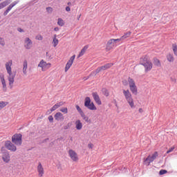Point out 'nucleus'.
I'll use <instances>...</instances> for the list:
<instances>
[{
    "label": "nucleus",
    "mask_w": 177,
    "mask_h": 177,
    "mask_svg": "<svg viewBox=\"0 0 177 177\" xmlns=\"http://www.w3.org/2000/svg\"><path fill=\"white\" fill-rule=\"evenodd\" d=\"M3 75H1V74H0V77H2Z\"/></svg>",
    "instance_id": "nucleus-58"
},
{
    "label": "nucleus",
    "mask_w": 177,
    "mask_h": 177,
    "mask_svg": "<svg viewBox=\"0 0 177 177\" xmlns=\"http://www.w3.org/2000/svg\"><path fill=\"white\" fill-rule=\"evenodd\" d=\"M174 150H175V147H173L169 149V150H167V154H169V153H172V151H174Z\"/></svg>",
    "instance_id": "nucleus-37"
},
{
    "label": "nucleus",
    "mask_w": 177,
    "mask_h": 177,
    "mask_svg": "<svg viewBox=\"0 0 177 177\" xmlns=\"http://www.w3.org/2000/svg\"><path fill=\"white\" fill-rule=\"evenodd\" d=\"M93 97L98 106L102 104V101L100 100V97H99V95H97V93H93Z\"/></svg>",
    "instance_id": "nucleus-12"
},
{
    "label": "nucleus",
    "mask_w": 177,
    "mask_h": 177,
    "mask_svg": "<svg viewBox=\"0 0 177 177\" xmlns=\"http://www.w3.org/2000/svg\"><path fill=\"white\" fill-rule=\"evenodd\" d=\"M46 10L48 13H52V12H53V8H52V7H47Z\"/></svg>",
    "instance_id": "nucleus-38"
},
{
    "label": "nucleus",
    "mask_w": 177,
    "mask_h": 177,
    "mask_svg": "<svg viewBox=\"0 0 177 177\" xmlns=\"http://www.w3.org/2000/svg\"><path fill=\"white\" fill-rule=\"evenodd\" d=\"M57 109H59V105L57 104H55L50 109V111H55V110H57Z\"/></svg>",
    "instance_id": "nucleus-33"
},
{
    "label": "nucleus",
    "mask_w": 177,
    "mask_h": 177,
    "mask_svg": "<svg viewBox=\"0 0 177 177\" xmlns=\"http://www.w3.org/2000/svg\"><path fill=\"white\" fill-rule=\"evenodd\" d=\"M23 73L27 74V61H24L23 64Z\"/></svg>",
    "instance_id": "nucleus-23"
},
{
    "label": "nucleus",
    "mask_w": 177,
    "mask_h": 177,
    "mask_svg": "<svg viewBox=\"0 0 177 177\" xmlns=\"http://www.w3.org/2000/svg\"><path fill=\"white\" fill-rule=\"evenodd\" d=\"M123 95L125 96V98L127 100L129 106L131 107V109H133L135 104L133 103V99L132 98V94H131V92H129V90H127V91L124 90Z\"/></svg>",
    "instance_id": "nucleus-3"
},
{
    "label": "nucleus",
    "mask_w": 177,
    "mask_h": 177,
    "mask_svg": "<svg viewBox=\"0 0 177 177\" xmlns=\"http://www.w3.org/2000/svg\"><path fill=\"white\" fill-rule=\"evenodd\" d=\"M0 45H1V46H5V41H3V39L0 37Z\"/></svg>",
    "instance_id": "nucleus-39"
},
{
    "label": "nucleus",
    "mask_w": 177,
    "mask_h": 177,
    "mask_svg": "<svg viewBox=\"0 0 177 177\" xmlns=\"http://www.w3.org/2000/svg\"><path fill=\"white\" fill-rule=\"evenodd\" d=\"M54 31H59V28L58 27L55 28Z\"/></svg>",
    "instance_id": "nucleus-52"
},
{
    "label": "nucleus",
    "mask_w": 177,
    "mask_h": 177,
    "mask_svg": "<svg viewBox=\"0 0 177 177\" xmlns=\"http://www.w3.org/2000/svg\"><path fill=\"white\" fill-rule=\"evenodd\" d=\"M80 17H81V15L78 17L77 20H80Z\"/></svg>",
    "instance_id": "nucleus-57"
},
{
    "label": "nucleus",
    "mask_w": 177,
    "mask_h": 177,
    "mask_svg": "<svg viewBox=\"0 0 177 177\" xmlns=\"http://www.w3.org/2000/svg\"><path fill=\"white\" fill-rule=\"evenodd\" d=\"M76 109L80 113V114H81L82 113H84V111H82V109H81V108L78 105H76Z\"/></svg>",
    "instance_id": "nucleus-36"
},
{
    "label": "nucleus",
    "mask_w": 177,
    "mask_h": 177,
    "mask_svg": "<svg viewBox=\"0 0 177 177\" xmlns=\"http://www.w3.org/2000/svg\"><path fill=\"white\" fill-rule=\"evenodd\" d=\"M2 160L4 162H9V161H10V155H9V153L4 152L2 156Z\"/></svg>",
    "instance_id": "nucleus-13"
},
{
    "label": "nucleus",
    "mask_w": 177,
    "mask_h": 177,
    "mask_svg": "<svg viewBox=\"0 0 177 177\" xmlns=\"http://www.w3.org/2000/svg\"><path fill=\"white\" fill-rule=\"evenodd\" d=\"M123 84H124V85H127V82H123Z\"/></svg>",
    "instance_id": "nucleus-56"
},
{
    "label": "nucleus",
    "mask_w": 177,
    "mask_h": 177,
    "mask_svg": "<svg viewBox=\"0 0 177 177\" xmlns=\"http://www.w3.org/2000/svg\"><path fill=\"white\" fill-rule=\"evenodd\" d=\"M75 59V55H73L70 59L68 61V62L66 64L65 66V71L67 72L70 69V67L73 66V63L74 62V59Z\"/></svg>",
    "instance_id": "nucleus-8"
},
{
    "label": "nucleus",
    "mask_w": 177,
    "mask_h": 177,
    "mask_svg": "<svg viewBox=\"0 0 177 177\" xmlns=\"http://www.w3.org/2000/svg\"><path fill=\"white\" fill-rule=\"evenodd\" d=\"M18 2L17 1H14L13 3H12L11 4H10L12 8H15V6H16V5H17Z\"/></svg>",
    "instance_id": "nucleus-41"
},
{
    "label": "nucleus",
    "mask_w": 177,
    "mask_h": 177,
    "mask_svg": "<svg viewBox=\"0 0 177 177\" xmlns=\"http://www.w3.org/2000/svg\"><path fill=\"white\" fill-rule=\"evenodd\" d=\"M75 125H76V129L77 131H81L82 129V122H81V120H78L75 122Z\"/></svg>",
    "instance_id": "nucleus-18"
},
{
    "label": "nucleus",
    "mask_w": 177,
    "mask_h": 177,
    "mask_svg": "<svg viewBox=\"0 0 177 177\" xmlns=\"http://www.w3.org/2000/svg\"><path fill=\"white\" fill-rule=\"evenodd\" d=\"M100 71H102V68L100 66L95 70V73L98 74V73H100Z\"/></svg>",
    "instance_id": "nucleus-43"
},
{
    "label": "nucleus",
    "mask_w": 177,
    "mask_h": 177,
    "mask_svg": "<svg viewBox=\"0 0 177 177\" xmlns=\"http://www.w3.org/2000/svg\"><path fill=\"white\" fill-rule=\"evenodd\" d=\"M48 121H50V122H53V116H48Z\"/></svg>",
    "instance_id": "nucleus-44"
},
{
    "label": "nucleus",
    "mask_w": 177,
    "mask_h": 177,
    "mask_svg": "<svg viewBox=\"0 0 177 177\" xmlns=\"http://www.w3.org/2000/svg\"><path fill=\"white\" fill-rule=\"evenodd\" d=\"M12 2V0H6L5 1L1 3L3 8H5V6H8V5H9V3H10Z\"/></svg>",
    "instance_id": "nucleus-25"
},
{
    "label": "nucleus",
    "mask_w": 177,
    "mask_h": 177,
    "mask_svg": "<svg viewBox=\"0 0 177 177\" xmlns=\"http://www.w3.org/2000/svg\"><path fill=\"white\" fill-rule=\"evenodd\" d=\"M104 95L105 96H109V91H108L106 89L104 90Z\"/></svg>",
    "instance_id": "nucleus-48"
},
{
    "label": "nucleus",
    "mask_w": 177,
    "mask_h": 177,
    "mask_svg": "<svg viewBox=\"0 0 177 177\" xmlns=\"http://www.w3.org/2000/svg\"><path fill=\"white\" fill-rule=\"evenodd\" d=\"M114 46H115V42L114 41V39H111L106 44V50H111V49L114 48Z\"/></svg>",
    "instance_id": "nucleus-10"
},
{
    "label": "nucleus",
    "mask_w": 177,
    "mask_h": 177,
    "mask_svg": "<svg viewBox=\"0 0 177 177\" xmlns=\"http://www.w3.org/2000/svg\"><path fill=\"white\" fill-rule=\"evenodd\" d=\"M129 37H131L130 31L124 32V35L122 36L120 38H121L122 41H125V39H127V38H129Z\"/></svg>",
    "instance_id": "nucleus-21"
},
{
    "label": "nucleus",
    "mask_w": 177,
    "mask_h": 177,
    "mask_svg": "<svg viewBox=\"0 0 177 177\" xmlns=\"http://www.w3.org/2000/svg\"><path fill=\"white\" fill-rule=\"evenodd\" d=\"M68 153H69V156H70L71 160H73V161H77V160H78V156H77V153H75V151H73V149H70Z\"/></svg>",
    "instance_id": "nucleus-11"
},
{
    "label": "nucleus",
    "mask_w": 177,
    "mask_h": 177,
    "mask_svg": "<svg viewBox=\"0 0 177 177\" xmlns=\"http://www.w3.org/2000/svg\"><path fill=\"white\" fill-rule=\"evenodd\" d=\"M12 8H13V7H12V6L10 5V6L8 7L7 10H8V12H10V11L12 10Z\"/></svg>",
    "instance_id": "nucleus-46"
},
{
    "label": "nucleus",
    "mask_w": 177,
    "mask_h": 177,
    "mask_svg": "<svg viewBox=\"0 0 177 177\" xmlns=\"http://www.w3.org/2000/svg\"><path fill=\"white\" fill-rule=\"evenodd\" d=\"M65 10H66V12H70V10H71V8H70L69 6H66V8H65Z\"/></svg>",
    "instance_id": "nucleus-47"
},
{
    "label": "nucleus",
    "mask_w": 177,
    "mask_h": 177,
    "mask_svg": "<svg viewBox=\"0 0 177 177\" xmlns=\"http://www.w3.org/2000/svg\"><path fill=\"white\" fill-rule=\"evenodd\" d=\"M37 171L39 172V176H42V175H44V167H42L41 162H39V165L37 166Z\"/></svg>",
    "instance_id": "nucleus-15"
},
{
    "label": "nucleus",
    "mask_w": 177,
    "mask_h": 177,
    "mask_svg": "<svg viewBox=\"0 0 177 177\" xmlns=\"http://www.w3.org/2000/svg\"><path fill=\"white\" fill-rule=\"evenodd\" d=\"M0 80H1V84L3 85V90L6 91L7 87H6V81H5V77L3 75L0 76Z\"/></svg>",
    "instance_id": "nucleus-17"
},
{
    "label": "nucleus",
    "mask_w": 177,
    "mask_h": 177,
    "mask_svg": "<svg viewBox=\"0 0 177 177\" xmlns=\"http://www.w3.org/2000/svg\"><path fill=\"white\" fill-rule=\"evenodd\" d=\"M37 39H38V41H42V39H44V37H42L41 35H38L36 37Z\"/></svg>",
    "instance_id": "nucleus-40"
},
{
    "label": "nucleus",
    "mask_w": 177,
    "mask_h": 177,
    "mask_svg": "<svg viewBox=\"0 0 177 177\" xmlns=\"http://www.w3.org/2000/svg\"><path fill=\"white\" fill-rule=\"evenodd\" d=\"M17 31H19V32H24V30H23L21 28H18Z\"/></svg>",
    "instance_id": "nucleus-45"
},
{
    "label": "nucleus",
    "mask_w": 177,
    "mask_h": 177,
    "mask_svg": "<svg viewBox=\"0 0 177 177\" xmlns=\"http://www.w3.org/2000/svg\"><path fill=\"white\" fill-rule=\"evenodd\" d=\"M57 104L58 105V107H60V106H63V104H64V103L63 102H60L59 103H57Z\"/></svg>",
    "instance_id": "nucleus-49"
},
{
    "label": "nucleus",
    "mask_w": 177,
    "mask_h": 177,
    "mask_svg": "<svg viewBox=\"0 0 177 177\" xmlns=\"http://www.w3.org/2000/svg\"><path fill=\"white\" fill-rule=\"evenodd\" d=\"M88 149H92L93 147V145L92 144H88Z\"/></svg>",
    "instance_id": "nucleus-51"
},
{
    "label": "nucleus",
    "mask_w": 177,
    "mask_h": 177,
    "mask_svg": "<svg viewBox=\"0 0 177 177\" xmlns=\"http://www.w3.org/2000/svg\"><path fill=\"white\" fill-rule=\"evenodd\" d=\"M24 48L30 49L32 48V41L29 37H26L24 40Z\"/></svg>",
    "instance_id": "nucleus-9"
},
{
    "label": "nucleus",
    "mask_w": 177,
    "mask_h": 177,
    "mask_svg": "<svg viewBox=\"0 0 177 177\" xmlns=\"http://www.w3.org/2000/svg\"><path fill=\"white\" fill-rule=\"evenodd\" d=\"M8 13H9V11L8 10H6L4 12H3V16H7Z\"/></svg>",
    "instance_id": "nucleus-50"
},
{
    "label": "nucleus",
    "mask_w": 177,
    "mask_h": 177,
    "mask_svg": "<svg viewBox=\"0 0 177 177\" xmlns=\"http://www.w3.org/2000/svg\"><path fill=\"white\" fill-rule=\"evenodd\" d=\"M60 111L64 113V114H67V113H68V109H67V108H63L60 109Z\"/></svg>",
    "instance_id": "nucleus-34"
},
{
    "label": "nucleus",
    "mask_w": 177,
    "mask_h": 177,
    "mask_svg": "<svg viewBox=\"0 0 177 177\" xmlns=\"http://www.w3.org/2000/svg\"><path fill=\"white\" fill-rule=\"evenodd\" d=\"M130 91L133 95H138V87H136V84L134 86H130Z\"/></svg>",
    "instance_id": "nucleus-19"
},
{
    "label": "nucleus",
    "mask_w": 177,
    "mask_h": 177,
    "mask_svg": "<svg viewBox=\"0 0 177 177\" xmlns=\"http://www.w3.org/2000/svg\"><path fill=\"white\" fill-rule=\"evenodd\" d=\"M12 66H13V61L12 59L8 60L6 63V70L8 74V80L11 88H13V84H15V78L16 77V72H12Z\"/></svg>",
    "instance_id": "nucleus-1"
},
{
    "label": "nucleus",
    "mask_w": 177,
    "mask_h": 177,
    "mask_svg": "<svg viewBox=\"0 0 177 177\" xmlns=\"http://www.w3.org/2000/svg\"><path fill=\"white\" fill-rule=\"evenodd\" d=\"M88 48H89V46L86 45L80 51L79 55L77 57H81V56H84L85 52H86V49H88Z\"/></svg>",
    "instance_id": "nucleus-20"
},
{
    "label": "nucleus",
    "mask_w": 177,
    "mask_h": 177,
    "mask_svg": "<svg viewBox=\"0 0 177 177\" xmlns=\"http://www.w3.org/2000/svg\"><path fill=\"white\" fill-rule=\"evenodd\" d=\"M120 41H123L122 39H121V37L119 39H114L115 44H117V42H120Z\"/></svg>",
    "instance_id": "nucleus-42"
},
{
    "label": "nucleus",
    "mask_w": 177,
    "mask_h": 177,
    "mask_svg": "<svg viewBox=\"0 0 177 177\" xmlns=\"http://www.w3.org/2000/svg\"><path fill=\"white\" fill-rule=\"evenodd\" d=\"M58 26H60V27H63L64 26V21L62 19V18H59L57 21Z\"/></svg>",
    "instance_id": "nucleus-27"
},
{
    "label": "nucleus",
    "mask_w": 177,
    "mask_h": 177,
    "mask_svg": "<svg viewBox=\"0 0 177 177\" xmlns=\"http://www.w3.org/2000/svg\"><path fill=\"white\" fill-rule=\"evenodd\" d=\"M57 35H54V38H53V46L54 48H56V46H57V45L59 44V39H57L56 38Z\"/></svg>",
    "instance_id": "nucleus-22"
},
{
    "label": "nucleus",
    "mask_w": 177,
    "mask_h": 177,
    "mask_svg": "<svg viewBox=\"0 0 177 177\" xmlns=\"http://www.w3.org/2000/svg\"><path fill=\"white\" fill-rule=\"evenodd\" d=\"M157 157H158V151H155L152 154V156L151 155L148 156L147 158L144 159L145 165H147V167H149V165H150V164H151V162H153V161H154V160H156Z\"/></svg>",
    "instance_id": "nucleus-4"
},
{
    "label": "nucleus",
    "mask_w": 177,
    "mask_h": 177,
    "mask_svg": "<svg viewBox=\"0 0 177 177\" xmlns=\"http://www.w3.org/2000/svg\"><path fill=\"white\" fill-rule=\"evenodd\" d=\"M80 115L83 118V120L86 121V122H88L89 118H88V116L85 115V113H84V112H82V113H80Z\"/></svg>",
    "instance_id": "nucleus-29"
},
{
    "label": "nucleus",
    "mask_w": 177,
    "mask_h": 177,
    "mask_svg": "<svg viewBox=\"0 0 177 177\" xmlns=\"http://www.w3.org/2000/svg\"><path fill=\"white\" fill-rule=\"evenodd\" d=\"M23 136L21 133H16L12 137V142L17 146H21Z\"/></svg>",
    "instance_id": "nucleus-5"
},
{
    "label": "nucleus",
    "mask_w": 177,
    "mask_h": 177,
    "mask_svg": "<svg viewBox=\"0 0 177 177\" xmlns=\"http://www.w3.org/2000/svg\"><path fill=\"white\" fill-rule=\"evenodd\" d=\"M172 49H173L174 55L176 56H177V46H176V44H172Z\"/></svg>",
    "instance_id": "nucleus-30"
},
{
    "label": "nucleus",
    "mask_w": 177,
    "mask_h": 177,
    "mask_svg": "<svg viewBox=\"0 0 177 177\" xmlns=\"http://www.w3.org/2000/svg\"><path fill=\"white\" fill-rule=\"evenodd\" d=\"M84 106L88 110H96V106H95V104L93 102H91V97H86L84 100Z\"/></svg>",
    "instance_id": "nucleus-6"
},
{
    "label": "nucleus",
    "mask_w": 177,
    "mask_h": 177,
    "mask_svg": "<svg viewBox=\"0 0 177 177\" xmlns=\"http://www.w3.org/2000/svg\"><path fill=\"white\" fill-rule=\"evenodd\" d=\"M55 118L57 121H63L64 120V117L63 116L62 113L60 112H57L55 115Z\"/></svg>",
    "instance_id": "nucleus-14"
},
{
    "label": "nucleus",
    "mask_w": 177,
    "mask_h": 177,
    "mask_svg": "<svg viewBox=\"0 0 177 177\" xmlns=\"http://www.w3.org/2000/svg\"><path fill=\"white\" fill-rule=\"evenodd\" d=\"M128 82H129V86H133L136 85L135 81H133V79H132L131 77H129Z\"/></svg>",
    "instance_id": "nucleus-26"
},
{
    "label": "nucleus",
    "mask_w": 177,
    "mask_h": 177,
    "mask_svg": "<svg viewBox=\"0 0 177 177\" xmlns=\"http://www.w3.org/2000/svg\"><path fill=\"white\" fill-rule=\"evenodd\" d=\"M1 1H2V0H0V2H1Z\"/></svg>",
    "instance_id": "nucleus-59"
},
{
    "label": "nucleus",
    "mask_w": 177,
    "mask_h": 177,
    "mask_svg": "<svg viewBox=\"0 0 177 177\" xmlns=\"http://www.w3.org/2000/svg\"><path fill=\"white\" fill-rule=\"evenodd\" d=\"M67 5H68V6H71V2H68Z\"/></svg>",
    "instance_id": "nucleus-55"
},
{
    "label": "nucleus",
    "mask_w": 177,
    "mask_h": 177,
    "mask_svg": "<svg viewBox=\"0 0 177 177\" xmlns=\"http://www.w3.org/2000/svg\"><path fill=\"white\" fill-rule=\"evenodd\" d=\"M113 65V63H109L100 67L101 68L102 71H104L105 70L110 68V67H111Z\"/></svg>",
    "instance_id": "nucleus-16"
},
{
    "label": "nucleus",
    "mask_w": 177,
    "mask_h": 177,
    "mask_svg": "<svg viewBox=\"0 0 177 177\" xmlns=\"http://www.w3.org/2000/svg\"><path fill=\"white\" fill-rule=\"evenodd\" d=\"M153 64L155 66H157V67H160V66H161V63L160 62V60L157 58L153 59Z\"/></svg>",
    "instance_id": "nucleus-24"
},
{
    "label": "nucleus",
    "mask_w": 177,
    "mask_h": 177,
    "mask_svg": "<svg viewBox=\"0 0 177 177\" xmlns=\"http://www.w3.org/2000/svg\"><path fill=\"white\" fill-rule=\"evenodd\" d=\"M0 9H3V6H2L1 3H0Z\"/></svg>",
    "instance_id": "nucleus-53"
},
{
    "label": "nucleus",
    "mask_w": 177,
    "mask_h": 177,
    "mask_svg": "<svg viewBox=\"0 0 177 177\" xmlns=\"http://www.w3.org/2000/svg\"><path fill=\"white\" fill-rule=\"evenodd\" d=\"M8 102H0V110H2L5 106H7Z\"/></svg>",
    "instance_id": "nucleus-31"
},
{
    "label": "nucleus",
    "mask_w": 177,
    "mask_h": 177,
    "mask_svg": "<svg viewBox=\"0 0 177 177\" xmlns=\"http://www.w3.org/2000/svg\"><path fill=\"white\" fill-rule=\"evenodd\" d=\"M38 67H41V68H44V67H46V63L44 62V60H41L38 64Z\"/></svg>",
    "instance_id": "nucleus-28"
},
{
    "label": "nucleus",
    "mask_w": 177,
    "mask_h": 177,
    "mask_svg": "<svg viewBox=\"0 0 177 177\" xmlns=\"http://www.w3.org/2000/svg\"><path fill=\"white\" fill-rule=\"evenodd\" d=\"M140 64L142 66H144L146 72L150 71V70L153 68V64L151 63V62H150V60H149L147 56L140 58Z\"/></svg>",
    "instance_id": "nucleus-2"
},
{
    "label": "nucleus",
    "mask_w": 177,
    "mask_h": 177,
    "mask_svg": "<svg viewBox=\"0 0 177 177\" xmlns=\"http://www.w3.org/2000/svg\"><path fill=\"white\" fill-rule=\"evenodd\" d=\"M168 171L165 169H161L159 171V175H165V174H167Z\"/></svg>",
    "instance_id": "nucleus-35"
},
{
    "label": "nucleus",
    "mask_w": 177,
    "mask_h": 177,
    "mask_svg": "<svg viewBox=\"0 0 177 177\" xmlns=\"http://www.w3.org/2000/svg\"><path fill=\"white\" fill-rule=\"evenodd\" d=\"M5 147L8 149V150H10V151H16L17 150V148L12 142L10 141H6L5 142Z\"/></svg>",
    "instance_id": "nucleus-7"
},
{
    "label": "nucleus",
    "mask_w": 177,
    "mask_h": 177,
    "mask_svg": "<svg viewBox=\"0 0 177 177\" xmlns=\"http://www.w3.org/2000/svg\"><path fill=\"white\" fill-rule=\"evenodd\" d=\"M142 111H143V109H139V112H140V113H142Z\"/></svg>",
    "instance_id": "nucleus-54"
},
{
    "label": "nucleus",
    "mask_w": 177,
    "mask_h": 177,
    "mask_svg": "<svg viewBox=\"0 0 177 177\" xmlns=\"http://www.w3.org/2000/svg\"><path fill=\"white\" fill-rule=\"evenodd\" d=\"M167 60L168 62H174V56H172V55L169 54L167 56Z\"/></svg>",
    "instance_id": "nucleus-32"
}]
</instances>
